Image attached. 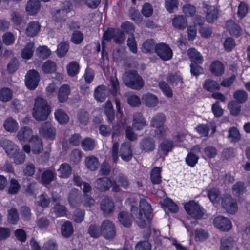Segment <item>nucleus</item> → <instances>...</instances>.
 <instances>
[{
  "label": "nucleus",
  "instance_id": "f257e3e1",
  "mask_svg": "<svg viewBox=\"0 0 250 250\" xmlns=\"http://www.w3.org/2000/svg\"><path fill=\"white\" fill-rule=\"evenodd\" d=\"M140 209L137 207L132 206L131 212L137 224L141 228H145L146 222H149L152 218L151 205L145 199L140 201Z\"/></svg>",
  "mask_w": 250,
  "mask_h": 250
},
{
  "label": "nucleus",
  "instance_id": "f03ea898",
  "mask_svg": "<svg viewBox=\"0 0 250 250\" xmlns=\"http://www.w3.org/2000/svg\"><path fill=\"white\" fill-rule=\"evenodd\" d=\"M50 107L47 102L42 97H38L35 101L32 114L38 121H45L50 113Z\"/></svg>",
  "mask_w": 250,
  "mask_h": 250
},
{
  "label": "nucleus",
  "instance_id": "7ed1b4c3",
  "mask_svg": "<svg viewBox=\"0 0 250 250\" xmlns=\"http://www.w3.org/2000/svg\"><path fill=\"white\" fill-rule=\"evenodd\" d=\"M123 80L125 85L133 89L139 90L144 84L143 79L135 70L126 71L123 76Z\"/></svg>",
  "mask_w": 250,
  "mask_h": 250
},
{
  "label": "nucleus",
  "instance_id": "20e7f679",
  "mask_svg": "<svg viewBox=\"0 0 250 250\" xmlns=\"http://www.w3.org/2000/svg\"><path fill=\"white\" fill-rule=\"evenodd\" d=\"M184 208L191 217L195 219H201L203 215V208L194 201H189L184 204Z\"/></svg>",
  "mask_w": 250,
  "mask_h": 250
},
{
  "label": "nucleus",
  "instance_id": "39448f33",
  "mask_svg": "<svg viewBox=\"0 0 250 250\" xmlns=\"http://www.w3.org/2000/svg\"><path fill=\"white\" fill-rule=\"evenodd\" d=\"M63 6L60 9L56 10L52 13L53 20L58 22H64L67 18V14L72 9V4L69 1H65L62 3Z\"/></svg>",
  "mask_w": 250,
  "mask_h": 250
},
{
  "label": "nucleus",
  "instance_id": "423d86ee",
  "mask_svg": "<svg viewBox=\"0 0 250 250\" xmlns=\"http://www.w3.org/2000/svg\"><path fill=\"white\" fill-rule=\"evenodd\" d=\"M39 132L41 136L47 140H53L55 139L56 128L49 122L42 123L39 128Z\"/></svg>",
  "mask_w": 250,
  "mask_h": 250
},
{
  "label": "nucleus",
  "instance_id": "0eeeda50",
  "mask_svg": "<svg viewBox=\"0 0 250 250\" xmlns=\"http://www.w3.org/2000/svg\"><path fill=\"white\" fill-rule=\"evenodd\" d=\"M101 229L102 235L106 239H112L116 235L115 225L109 220H105L102 223Z\"/></svg>",
  "mask_w": 250,
  "mask_h": 250
},
{
  "label": "nucleus",
  "instance_id": "6e6552de",
  "mask_svg": "<svg viewBox=\"0 0 250 250\" xmlns=\"http://www.w3.org/2000/svg\"><path fill=\"white\" fill-rule=\"evenodd\" d=\"M155 52L164 61L171 59L173 56L172 50L165 43L157 44L155 46Z\"/></svg>",
  "mask_w": 250,
  "mask_h": 250
},
{
  "label": "nucleus",
  "instance_id": "1a4fd4ad",
  "mask_svg": "<svg viewBox=\"0 0 250 250\" xmlns=\"http://www.w3.org/2000/svg\"><path fill=\"white\" fill-rule=\"evenodd\" d=\"M40 75L38 72L34 70H30L25 76V84L28 88L35 89L39 82Z\"/></svg>",
  "mask_w": 250,
  "mask_h": 250
},
{
  "label": "nucleus",
  "instance_id": "9d476101",
  "mask_svg": "<svg viewBox=\"0 0 250 250\" xmlns=\"http://www.w3.org/2000/svg\"><path fill=\"white\" fill-rule=\"evenodd\" d=\"M222 206L228 213L230 214H234L238 210L235 199L229 195H226L222 198Z\"/></svg>",
  "mask_w": 250,
  "mask_h": 250
},
{
  "label": "nucleus",
  "instance_id": "9b49d317",
  "mask_svg": "<svg viewBox=\"0 0 250 250\" xmlns=\"http://www.w3.org/2000/svg\"><path fill=\"white\" fill-rule=\"evenodd\" d=\"M213 224L215 227L223 231H228L232 228L230 220L222 216L216 217L213 220Z\"/></svg>",
  "mask_w": 250,
  "mask_h": 250
},
{
  "label": "nucleus",
  "instance_id": "f8f14e48",
  "mask_svg": "<svg viewBox=\"0 0 250 250\" xmlns=\"http://www.w3.org/2000/svg\"><path fill=\"white\" fill-rule=\"evenodd\" d=\"M100 208L104 214L107 216L113 213L115 205L112 199L108 196H104L101 200Z\"/></svg>",
  "mask_w": 250,
  "mask_h": 250
},
{
  "label": "nucleus",
  "instance_id": "ddd939ff",
  "mask_svg": "<svg viewBox=\"0 0 250 250\" xmlns=\"http://www.w3.org/2000/svg\"><path fill=\"white\" fill-rule=\"evenodd\" d=\"M112 185V180L107 177L98 178L94 183L95 188L100 192H105L108 190Z\"/></svg>",
  "mask_w": 250,
  "mask_h": 250
},
{
  "label": "nucleus",
  "instance_id": "4468645a",
  "mask_svg": "<svg viewBox=\"0 0 250 250\" xmlns=\"http://www.w3.org/2000/svg\"><path fill=\"white\" fill-rule=\"evenodd\" d=\"M56 172L54 170L46 169L44 170L41 173V176L37 175L36 179L43 185L50 184L55 179Z\"/></svg>",
  "mask_w": 250,
  "mask_h": 250
},
{
  "label": "nucleus",
  "instance_id": "2eb2a0df",
  "mask_svg": "<svg viewBox=\"0 0 250 250\" xmlns=\"http://www.w3.org/2000/svg\"><path fill=\"white\" fill-rule=\"evenodd\" d=\"M119 154L123 160L130 161L133 156L132 150L129 142H124L121 145Z\"/></svg>",
  "mask_w": 250,
  "mask_h": 250
},
{
  "label": "nucleus",
  "instance_id": "dca6fc26",
  "mask_svg": "<svg viewBox=\"0 0 250 250\" xmlns=\"http://www.w3.org/2000/svg\"><path fill=\"white\" fill-rule=\"evenodd\" d=\"M31 150L35 154H39L43 150V146L42 140L37 135L33 136L29 141Z\"/></svg>",
  "mask_w": 250,
  "mask_h": 250
},
{
  "label": "nucleus",
  "instance_id": "f3484780",
  "mask_svg": "<svg viewBox=\"0 0 250 250\" xmlns=\"http://www.w3.org/2000/svg\"><path fill=\"white\" fill-rule=\"evenodd\" d=\"M68 200L70 206L73 208L79 206L82 202L80 191L78 189H72L69 194Z\"/></svg>",
  "mask_w": 250,
  "mask_h": 250
},
{
  "label": "nucleus",
  "instance_id": "a211bd4d",
  "mask_svg": "<svg viewBox=\"0 0 250 250\" xmlns=\"http://www.w3.org/2000/svg\"><path fill=\"white\" fill-rule=\"evenodd\" d=\"M124 32H104L103 38L104 40L109 41L113 39L116 43L121 44L125 39Z\"/></svg>",
  "mask_w": 250,
  "mask_h": 250
},
{
  "label": "nucleus",
  "instance_id": "6ab92c4d",
  "mask_svg": "<svg viewBox=\"0 0 250 250\" xmlns=\"http://www.w3.org/2000/svg\"><path fill=\"white\" fill-rule=\"evenodd\" d=\"M155 148V142L152 138H144L140 142V148L141 149L142 152H152L154 150Z\"/></svg>",
  "mask_w": 250,
  "mask_h": 250
},
{
  "label": "nucleus",
  "instance_id": "aec40b11",
  "mask_svg": "<svg viewBox=\"0 0 250 250\" xmlns=\"http://www.w3.org/2000/svg\"><path fill=\"white\" fill-rule=\"evenodd\" d=\"M70 93L71 88L69 85L64 84L61 85L59 88L57 93L58 101L61 103H63L67 101Z\"/></svg>",
  "mask_w": 250,
  "mask_h": 250
},
{
  "label": "nucleus",
  "instance_id": "412c9836",
  "mask_svg": "<svg viewBox=\"0 0 250 250\" xmlns=\"http://www.w3.org/2000/svg\"><path fill=\"white\" fill-rule=\"evenodd\" d=\"M204 7L206 9V19L208 22H213L217 19L218 11L215 6L204 3Z\"/></svg>",
  "mask_w": 250,
  "mask_h": 250
},
{
  "label": "nucleus",
  "instance_id": "4be33fe9",
  "mask_svg": "<svg viewBox=\"0 0 250 250\" xmlns=\"http://www.w3.org/2000/svg\"><path fill=\"white\" fill-rule=\"evenodd\" d=\"M1 146L9 157L11 156H13L17 151L19 150L18 146L9 140H2L1 142Z\"/></svg>",
  "mask_w": 250,
  "mask_h": 250
},
{
  "label": "nucleus",
  "instance_id": "5701e85b",
  "mask_svg": "<svg viewBox=\"0 0 250 250\" xmlns=\"http://www.w3.org/2000/svg\"><path fill=\"white\" fill-rule=\"evenodd\" d=\"M204 18L199 15H196L194 18L193 24L189 26L188 31H208L206 30L204 27Z\"/></svg>",
  "mask_w": 250,
  "mask_h": 250
},
{
  "label": "nucleus",
  "instance_id": "b1692460",
  "mask_svg": "<svg viewBox=\"0 0 250 250\" xmlns=\"http://www.w3.org/2000/svg\"><path fill=\"white\" fill-rule=\"evenodd\" d=\"M132 212L130 214L128 212L122 211L118 214V219L120 223L124 227L129 228L132 223Z\"/></svg>",
  "mask_w": 250,
  "mask_h": 250
},
{
  "label": "nucleus",
  "instance_id": "393cba45",
  "mask_svg": "<svg viewBox=\"0 0 250 250\" xmlns=\"http://www.w3.org/2000/svg\"><path fill=\"white\" fill-rule=\"evenodd\" d=\"M108 89L105 85H99L95 89L94 95L95 99L99 102L105 100L108 93Z\"/></svg>",
  "mask_w": 250,
  "mask_h": 250
},
{
  "label": "nucleus",
  "instance_id": "a878e982",
  "mask_svg": "<svg viewBox=\"0 0 250 250\" xmlns=\"http://www.w3.org/2000/svg\"><path fill=\"white\" fill-rule=\"evenodd\" d=\"M173 26L178 30H183L187 26L188 23L186 16L176 15L172 20Z\"/></svg>",
  "mask_w": 250,
  "mask_h": 250
},
{
  "label": "nucleus",
  "instance_id": "bb28decb",
  "mask_svg": "<svg viewBox=\"0 0 250 250\" xmlns=\"http://www.w3.org/2000/svg\"><path fill=\"white\" fill-rule=\"evenodd\" d=\"M142 99L143 103L148 107H155L158 104L157 96L151 93L144 94Z\"/></svg>",
  "mask_w": 250,
  "mask_h": 250
},
{
  "label": "nucleus",
  "instance_id": "cd10ccee",
  "mask_svg": "<svg viewBox=\"0 0 250 250\" xmlns=\"http://www.w3.org/2000/svg\"><path fill=\"white\" fill-rule=\"evenodd\" d=\"M220 250H231L236 244L231 236L224 237L221 239Z\"/></svg>",
  "mask_w": 250,
  "mask_h": 250
},
{
  "label": "nucleus",
  "instance_id": "c85d7f7f",
  "mask_svg": "<svg viewBox=\"0 0 250 250\" xmlns=\"http://www.w3.org/2000/svg\"><path fill=\"white\" fill-rule=\"evenodd\" d=\"M146 125V120L141 113H136L133 115V127L136 130H141Z\"/></svg>",
  "mask_w": 250,
  "mask_h": 250
},
{
  "label": "nucleus",
  "instance_id": "c756f323",
  "mask_svg": "<svg viewBox=\"0 0 250 250\" xmlns=\"http://www.w3.org/2000/svg\"><path fill=\"white\" fill-rule=\"evenodd\" d=\"M40 9V2L39 0H30L26 7L27 12L29 15L37 14Z\"/></svg>",
  "mask_w": 250,
  "mask_h": 250
},
{
  "label": "nucleus",
  "instance_id": "7c9ffc66",
  "mask_svg": "<svg viewBox=\"0 0 250 250\" xmlns=\"http://www.w3.org/2000/svg\"><path fill=\"white\" fill-rule=\"evenodd\" d=\"M188 54L190 60L193 62L192 63L202 64L203 62V57L195 49L190 48L188 50Z\"/></svg>",
  "mask_w": 250,
  "mask_h": 250
},
{
  "label": "nucleus",
  "instance_id": "2f4dec72",
  "mask_svg": "<svg viewBox=\"0 0 250 250\" xmlns=\"http://www.w3.org/2000/svg\"><path fill=\"white\" fill-rule=\"evenodd\" d=\"M210 70L212 74L216 76H220L224 72L223 64L219 61H214L211 64Z\"/></svg>",
  "mask_w": 250,
  "mask_h": 250
},
{
  "label": "nucleus",
  "instance_id": "473e14b6",
  "mask_svg": "<svg viewBox=\"0 0 250 250\" xmlns=\"http://www.w3.org/2000/svg\"><path fill=\"white\" fill-rule=\"evenodd\" d=\"M34 51V43L30 42L26 44L22 50L21 56L24 59L29 60L32 58Z\"/></svg>",
  "mask_w": 250,
  "mask_h": 250
},
{
  "label": "nucleus",
  "instance_id": "72a5a7b5",
  "mask_svg": "<svg viewBox=\"0 0 250 250\" xmlns=\"http://www.w3.org/2000/svg\"><path fill=\"white\" fill-rule=\"evenodd\" d=\"M166 121V116L163 113H158L154 116L151 119L150 122L151 126L159 128L163 125Z\"/></svg>",
  "mask_w": 250,
  "mask_h": 250
},
{
  "label": "nucleus",
  "instance_id": "f704fd0d",
  "mask_svg": "<svg viewBox=\"0 0 250 250\" xmlns=\"http://www.w3.org/2000/svg\"><path fill=\"white\" fill-rule=\"evenodd\" d=\"M203 88L207 91L213 92L220 89V84L215 81L208 79L204 81L203 85Z\"/></svg>",
  "mask_w": 250,
  "mask_h": 250
},
{
  "label": "nucleus",
  "instance_id": "c9c22d12",
  "mask_svg": "<svg viewBox=\"0 0 250 250\" xmlns=\"http://www.w3.org/2000/svg\"><path fill=\"white\" fill-rule=\"evenodd\" d=\"M74 229L72 223L69 221L64 222L61 227V233L65 238L70 237L73 233Z\"/></svg>",
  "mask_w": 250,
  "mask_h": 250
},
{
  "label": "nucleus",
  "instance_id": "e433bc0d",
  "mask_svg": "<svg viewBox=\"0 0 250 250\" xmlns=\"http://www.w3.org/2000/svg\"><path fill=\"white\" fill-rule=\"evenodd\" d=\"M58 172L60 177L67 178L71 174V167L67 163H63L60 165Z\"/></svg>",
  "mask_w": 250,
  "mask_h": 250
},
{
  "label": "nucleus",
  "instance_id": "4c0bfd02",
  "mask_svg": "<svg viewBox=\"0 0 250 250\" xmlns=\"http://www.w3.org/2000/svg\"><path fill=\"white\" fill-rule=\"evenodd\" d=\"M86 167L90 170H96L99 166V162L97 158L91 155L86 158L85 160Z\"/></svg>",
  "mask_w": 250,
  "mask_h": 250
},
{
  "label": "nucleus",
  "instance_id": "58836bf2",
  "mask_svg": "<svg viewBox=\"0 0 250 250\" xmlns=\"http://www.w3.org/2000/svg\"><path fill=\"white\" fill-rule=\"evenodd\" d=\"M32 134V129L29 127L25 126L20 129L17 136L20 142H25Z\"/></svg>",
  "mask_w": 250,
  "mask_h": 250
},
{
  "label": "nucleus",
  "instance_id": "ea45409f",
  "mask_svg": "<svg viewBox=\"0 0 250 250\" xmlns=\"http://www.w3.org/2000/svg\"><path fill=\"white\" fill-rule=\"evenodd\" d=\"M19 220V215L17 209L15 208H11L8 210L7 220L10 224L15 225Z\"/></svg>",
  "mask_w": 250,
  "mask_h": 250
},
{
  "label": "nucleus",
  "instance_id": "a19ab883",
  "mask_svg": "<svg viewBox=\"0 0 250 250\" xmlns=\"http://www.w3.org/2000/svg\"><path fill=\"white\" fill-rule=\"evenodd\" d=\"M96 146L95 140L90 137L85 138L81 142V146L82 148L86 151H92Z\"/></svg>",
  "mask_w": 250,
  "mask_h": 250
},
{
  "label": "nucleus",
  "instance_id": "79ce46f5",
  "mask_svg": "<svg viewBox=\"0 0 250 250\" xmlns=\"http://www.w3.org/2000/svg\"><path fill=\"white\" fill-rule=\"evenodd\" d=\"M3 126L6 130L10 132H15L18 128V123L12 118H7L5 121Z\"/></svg>",
  "mask_w": 250,
  "mask_h": 250
},
{
  "label": "nucleus",
  "instance_id": "37998d69",
  "mask_svg": "<svg viewBox=\"0 0 250 250\" xmlns=\"http://www.w3.org/2000/svg\"><path fill=\"white\" fill-rule=\"evenodd\" d=\"M155 42L153 39L146 40L143 44L141 50L145 53H151L155 51Z\"/></svg>",
  "mask_w": 250,
  "mask_h": 250
},
{
  "label": "nucleus",
  "instance_id": "c03bdc74",
  "mask_svg": "<svg viewBox=\"0 0 250 250\" xmlns=\"http://www.w3.org/2000/svg\"><path fill=\"white\" fill-rule=\"evenodd\" d=\"M161 168L158 167H155L151 170L150 179L153 184H159L161 183Z\"/></svg>",
  "mask_w": 250,
  "mask_h": 250
},
{
  "label": "nucleus",
  "instance_id": "a18cd8bd",
  "mask_svg": "<svg viewBox=\"0 0 250 250\" xmlns=\"http://www.w3.org/2000/svg\"><path fill=\"white\" fill-rule=\"evenodd\" d=\"M88 233L94 238H98L102 235L101 227L96 224L90 225L88 229Z\"/></svg>",
  "mask_w": 250,
  "mask_h": 250
},
{
  "label": "nucleus",
  "instance_id": "49530a36",
  "mask_svg": "<svg viewBox=\"0 0 250 250\" xmlns=\"http://www.w3.org/2000/svg\"><path fill=\"white\" fill-rule=\"evenodd\" d=\"M104 112L108 122L112 123L115 119V113L111 103L109 101L106 102Z\"/></svg>",
  "mask_w": 250,
  "mask_h": 250
},
{
  "label": "nucleus",
  "instance_id": "de8ad7c7",
  "mask_svg": "<svg viewBox=\"0 0 250 250\" xmlns=\"http://www.w3.org/2000/svg\"><path fill=\"white\" fill-rule=\"evenodd\" d=\"M89 119V113L84 110H80L77 114V119L83 125H87Z\"/></svg>",
  "mask_w": 250,
  "mask_h": 250
},
{
  "label": "nucleus",
  "instance_id": "09e8293b",
  "mask_svg": "<svg viewBox=\"0 0 250 250\" xmlns=\"http://www.w3.org/2000/svg\"><path fill=\"white\" fill-rule=\"evenodd\" d=\"M55 117L58 122L61 124L67 123L69 118L67 114L62 109H58L55 112Z\"/></svg>",
  "mask_w": 250,
  "mask_h": 250
},
{
  "label": "nucleus",
  "instance_id": "8fccbe9b",
  "mask_svg": "<svg viewBox=\"0 0 250 250\" xmlns=\"http://www.w3.org/2000/svg\"><path fill=\"white\" fill-rule=\"evenodd\" d=\"M80 66L76 61L70 62L67 66V73L71 77L75 76L79 72Z\"/></svg>",
  "mask_w": 250,
  "mask_h": 250
},
{
  "label": "nucleus",
  "instance_id": "3c124183",
  "mask_svg": "<svg viewBox=\"0 0 250 250\" xmlns=\"http://www.w3.org/2000/svg\"><path fill=\"white\" fill-rule=\"evenodd\" d=\"M233 97L236 102L240 104H243L248 99V94L244 90H237L233 94Z\"/></svg>",
  "mask_w": 250,
  "mask_h": 250
},
{
  "label": "nucleus",
  "instance_id": "603ef678",
  "mask_svg": "<svg viewBox=\"0 0 250 250\" xmlns=\"http://www.w3.org/2000/svg\"><path fill=\"white\" fill-rule=\"evenodd\" d=\"M239 103L235 101H231L228 104V108L230 111V114L234 116H237L239 115L241 111V106Z\"/></svg>",
  "mask_w": 250,
  "mask_h": 250
},
{
  "label": "nucleus",
  "instance_id": "864d4df0",
  "mask_svg": "<svg viewBox=\"0 0 250 250\" xmlns=\"http://www.w3.org/2000/svg\"><path fill=\"white\" fill-rule=\"evenodd\" d=\"M56 64L52 61L47 60L42 65V70L45 73H52L55 71Z\"/></svg>",
  "mask_w": 250,
  "mask_h": 250
},
{
  "label": "nucleus",
  "instance_id": "5fc2aeb1",
  "mask_svg": "<svg viewBox=\"0 0 250 250\" xmlns=\"http://www.w3.org/2000/svg\"><path fill=\"white\" fill-rule=\"evenodd\" d=\"M173 147V141L171 140H164L160 144V149L165 155H167L169 151H171Z\"/></svg>",
  "mask_w": 250,
  "mask_h": 250
},
{
  "label": "nucleus",
  "instance_id": "6e6d98bb",
  "mask_svg": "<svg viewBox=\"0 0 250 250\" xmlns=\"http://www.w3.org/2000/svg\"><path fill=\"white\" fill-rule=\"evenodd\" d=\"M209 237L208 232L203 229H197L195 232V239L196 241H203Z\"/></svg>",
  "mask_w": 250,
  "mask_h": 250
},
{
  "label": "nucleus",
  "instance_id": "4d7b16f0",
  "mask_svg": "<svg viewBox=\"0 0 250 250\" xmlns=\"http://www.w3.org/2000/svg\"><path fill=\"white\" fill-rule=\"evenodd\" d=\"M12 97V92L10 89L4 87L0 90V100L3 102H7L11 100Z\"/></svg>",
  "mask_w": 250,
  "mask_h": 250
},
{
  "label": "nucleus",
  "instance_id": "13d9d810",
  "mask_svg": "<svg viewBox=\"0 0 250 250\" xmlns=\"http://www.w3.org/2000/svg\"><path fill=\"white\" fill-rule=\"evenodd\" d=\"M20 188V185L18 181L12 178L10 180V185L8 189V192L10 194H16L19 192Z\"/></svg>",
  "mask_w": 250,
  "mask_h": 250
},
{
  "label": "nucleus",
  "instance_id": "bf43d9fd",
  "mask_svg": "<svg viewBox=\"0 0 250 250\" xmlns=\"http://www.w3.org/2000/svg\"><path fill=\"white\" fill-rule=\"evenodd\" d=\"M229 134L228 137L232 142H237L240 139V133L235 127L230 128L229 130Z\"/></svg>",
  "mask_w": 250,
  "mask_h": 250
},
{
  "label": "nucleus",
  "instance_id": "052dcab7",
  "mask_svg": "<svg viewBox=\"0 0 250 250\" xmlns=\"http://www.w3.org/2000/svg\"><path fill=\"white\" fill-rule=\"evenodd\" d=\"M159 86L164 94L168 97H171L173 92L169 85L165 81H161L159 83Z\"/></svg>",
  "mask_w": 250,
  "mask_h": 250
},
{
  "label": "nucleus",
  "instance_id": "680f3d73",
  "mask_svg": "<svg viewBox=\"0 0 250 250\" xmlns=\"http://www.w3.org/2000/svg\"><path fill=\"white\" fill-rule=\"evenodd\" d=\"M36 54L40 58L45 59L50 55L51 51L46 46H42L37 49Z\"/></svg>",
  "mask_w": 250,
  "mask_h": 250
},
{
  "label": "nucleus",
  "instance_id": "e2e57ef3",
  "mask_svg": "<svg viewBox=\"0 0 250 250\" xmlns=\"http://www.w3.org/2000/svg\"><path fill=\"white\" fill-rule=\"evenodd\" d=\"M20 214L24 221H29L31 218L32 213L29 207L23 206L20 208Z\"/></svg>",
  "mask_w": 250,
  "mask_h": 250
},
{
  "label": "nucleus",
  "instance_id": "0e129e2a",
  "mask_svg": "<svg viewBox=\"0 0 250 250\" xmlns=\"http://www.w3.org/2000/svg\"><path fill=\"white\" fill-rule=\"evenodd\" d=\"M69 49V44L66 42H61L58 46L57 50V55L62 57L65 55Z\"/></svg>",
  "mask_w": 250,
  "mask_h": 250
},
{
  "label": "nucleus",
  "instance_id": "69168bd1",
  "mask_svg": "<svg viewBox=\"0 0 250 250\" xmlns=\"http://www.w3.org/2000/svg\"><path fill=\"white\" fill-rule=\"evenodd\" d=\"M198 159L199 156H198L197 154L194 153L193 152H190L186 158V161L188 165L193 167L198 162Z\"/></svg>",
  "mask_w": 250,
  "mask_h": 250
},
{
  "label": "nucleus",
  "instance_id": "338daca9",
  "mask_svg": "<svg viewBox=\"0 0 250 250\" xmlns=\"http://www.w3.org/2000/svg\"><path fill=\"white\" fill-rule=\"evenodd\" d=\"M163 205L173 213H176L178 211L177 205L170 199L167 198L165 199L163 201Z\"/></svg>",
  "mask_w": 250,
  "mask_h": 250
},
{
  "label": "nucleus",
  "instance_id": "774afa93",
  "mask_svg": "<svg viewBox=\"0 0 250 250\" xmlns=\"http://www.w3.org/2000/svg\"><path fill=\"white\" fill-rule=\"evenodd\" d=\"M196 131L201 135L202 136L207 137L208 135V132L210 129L209 125L206 124H199L196 127Z\"/></svg>",
  "mask_w": 250,
  "mask_h": 250
}]
</instances>
